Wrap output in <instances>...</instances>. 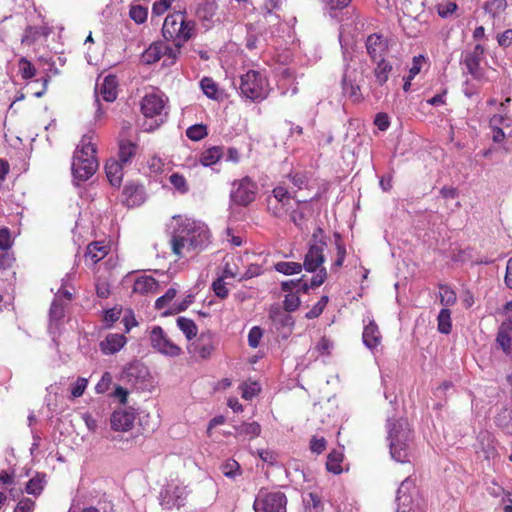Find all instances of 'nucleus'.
Masks as SVG:
<instances>
[{
    "mask_svg": "<svg viewBox=\"0 0 512 512\" xmlns=\"http://www.w3.org/2000/svg\"><path fill=\"white\" fill-rule=\"evenodd\" d=\"M274 268L277 272L282 273L284 275H293L298 274L302 271L303 265L298 262H278L274 265Z\"/></svg>",
    "mask_w": 512,
    "mask_h": 512,
    "instance_id": "nucleus-31",
    "label": "nucleus"
},
{
    "mask_svg": "<svg viewBox=\"0 0 512 512\" xmlns=\"http://www.w3.org/2000/svg\"><path fill=\"white\" fill-rule=\"evenodd\" d=\"M326 247V242L319 240V243H311L304 257L303 268L307 272H316L319 268L322 267V264L325 261L324 256V248Z\"/></svg>",
    "mask_w": 512,
    "mask_h": 512,
    "instance_id": "nucleus-10",
    "label": "nucleus"
},
{
    "mask_svg": "<svg viewBox=\"0 0 512 512\" xmlns=\"http://www.w3.org/2000/svg\"><path fill=\"white\" fill-rule=\"evenodd\" d=\"M177 326L185 334L188 340L196 337L198 329L193 320L186 317H179L177 319Z\"/></svg>",
    "mask_w": 512,
    "mask_h": 512,
    "instance_id": "nucleus-28",
    "label": "nucleus"
},
{
    "mask_svg": "<svg viewBox=\"0 0 512 512\" xmlns=\"http://www.w3.org/2000/svg\"><path fill=\"white\" fill-rule=\"evenodd\" d=\"M18 67L22 78L25 80L31 79L36 75V68L25 57L19 60Z\"/></svg>",
    "mask_w": 512,
    "mask_h": 512,
    "instance_id": "nucleus-41",
    "label": "nucleus"
},
{
    "mask_svg": "<svg viewBox=\"0 0 512 512\" xmlns=\"http://www.w3.org/2000/svg\"><path fill=\"white\" fill-rule=\"evenodd\" d=\"M11 246V235L7 228L0 229V249L6 251Z\"/></svg>",
    "mask_w": 512,
    "mask_h": 512,
    "instance_id": "nucleus-60",
    "label": "nucleus"
},
{
    "mask_svg": "<svg viewBox=\"0 0 512 512\" xmlns=\"http://www.w3.org/2000/svg\"><path fill=\"white\" fill-rule=\"evenodd\" d=\"M342 456L340 453L331 452L327 457L326 468L329 472L339 474L342 471L341 468Z\"/></svg>",
    "mask_w": 512,
    "mask_h": 512,
    "instance_id": "nucleus-37",
    "label": "nucleus"
},
{
    "mask_svg": "<svg viewBox=\"0 0 512 512\" xmlns=\"http://www.w3.org/2000/svg\"><path fill=\"white\" fill-rule=\"evenodd\" d=\"M126 343V337L122 334H109L100 342L101 351L108 355L114 354L122 349Z\"/></svg>",
    "mask_w": 512,
    "mask_h": 512,
    "instance_id": "nucleus-20",
    "label": "nucleus"
},
{
    "mask_svg": "<svg viewBox=\"0 0 512 512\" xmlns=\"http://www.w3.org/2000/svg\"><path fill=\"white\" fill-rule=\"evenodd\" d=\"M108 250V246L104 245L102 242L90 243L86 249L85 259L92 264H96L108 254Z\"/></svg>",
    "mask_w": 512,
    "mask_h": 512,
    "instance_id": "nucleus-23",
    "label": "nucleus"
},
{
    "mask_svg": "<svg viewBox=\"0 0 512 512\" xmlns=\"http://www.w3.org/2000/svg\"><path fill=\"white\" fill-rule=\"evenodd\" d=\"M498 43L501 46L508 47L512 45V29L506 30L498 36Z\"/></svg>",
    "mask_w": 512,
    "mask_h": 512,
    "instance_id": "nucleus-64",
    "label": "nucleus"
},
{
    "mask_svg": "<svg viewBox=\"0 0 512 512\" xmlns=\"http://www.w3.org/2000/svg\"><path fill=\"white\" fill-rule=\"evenodd\" d=\"M222 155V148L214 146L202 152L199 161L203 166H211L217 163L221 159Z\"/></svg>",
    "mask_w": 512,
    "mask_h": 512,
    "instance_id": "nucleus-27",
    "label": "nucleus"
},
{
    "mask_svg": "<svg viewBox=\"0 0 512 512\" xmlns=\"http://www.w3.org/2000/svg\"><path fill=\"white\" fill-rule=\"evenodd\" d=\"M257 185L248 177L233 183L231 200L241 206H247L255 200Z\"/></svg>",
    "mask_w": 512,
    "mask_h": 512,
    "instance_id": "nucleus-8",
    "label": "nucleus"
},
{
    "mask_svg": "<svg viewBox=\"0 0 512 512\" xmlns=\"http://www.w3.org/2000/svg\"><path fill=\"white\" fill-rule=\"evenodd\" d=\"M335 244L337 250V258L333 264V268L339 269L342 267L345 256H346V248L341 241V236L338 233H335Z\"/></svg>",
    "mask_w": 512,
    "mask_h": 512,
    "instance_id": "nucleus-42",
    "label": "nucleus"
},
{
    "mask_svg": "<svg viewBox=\"0 0 512 512\" xmlns=\"http://www.w3.org/2000/svg\"><path fill=\"white\" fill-rule=\"evenodd\" d=\"M390 454L398 462L409 461L412 431L406 420L400 419L389 424Z\"/></svg>",
    "mask_w": 512,
    "mask_h": 512,
    "instance_id": "nucleus-3",
    "label": "nucleus"
},
{
    "mask_svg": "<svg viewBox=\"0 0 512 512\" xmlns=\"http://www.w3.org/2000/svg\"><path fill=\"white\" fill-rule=\"evenodd\" d=\"M272 193H273V195L269 196L268 198L276 199L277 201H280L282 203H286V204L290 205V201H291L292 197L286 188H284L282 186H278L273 189Z\"/></svg>",
    "mask_w": 512,
    "mask_h": 512,
    "instance_id": "nucleus-47",
    "label": "nucleus"
},
{
    "mask_svg": "<svg viewBox=\"0 0 512 512\" xmlns=\"http://www.w3.org/2000/svg\"><path fill=\"white\" fill-rule=\"evenodd\" d=\"M414 488V482L410 478L402 481L397 492L398 512H413V501L408 491Z\"/></svg>",
    "mask_w": 512,
    "mask_h": 512,
    "instance_id": "nucleus-16",
    "label": "nucleus"
},
{
    "mask_svg": "<svg viewBox=\"0 0 512 512\" xmlns=\"http://www.w3.org/2000/svg\"><path fill=\"white\" fill-rule=\"evenodd\" d=\"M187 495L186 487L178 484H169L160 493L161 505L166 509L179 508L185 504Z\"/></svg>",
    "mask_w": 512,
    "mask_h": 512,
    "instance_id": "nucleus-9",
    "label": "nucleus"
},
{
    "mask_svg": "<svg viewBox=\"0 0 512 512\" xmlns=\"http://www.w3.org/2000/svg\"><path fill=\"white\" fill-rule=\"evenodd\" d=\"M88 384V380L86 378H78L76 382L73 384L71 394L74 398H78L83 395Z\"/></svg>",
    "mask_w": 512,
    "mask_h": 512,
    "instance_id": "nucleus-54",
    "label": "nucleus"
},
{
    "mask_svg": "<svg viewBox=\"0 0 512 512\" xmlns=\"http://www.w3.org/2000/svg\"><path fill=\"white\" fill-rule=\"evenodd\" d=\"M41 479L38 478H32L30 479L26 484V492L28 494H39L41 490L43 489V486L41 484Z\"/></svg>",
    "mask_w": 512,
    "mask_h": 512,
    "instance_id": "nucleus-55",
    "label": "nucleus"
},
{
    "mask_svg": "<svg viewBox=\"0 0 512 512\" xmlns=\"http://www.w3.org/2000/svg\"><path fill=\"white\" fill-rule=\"evenodd\" d=\"M326 448V440L324 438L313 437L310 442V449L317 454L322 453Z\"/></svg>",
    "mask_w": 512,
    "mask_h": 512,
    "instance_id": "nucleus-61",
    "label": "nucleus"
},
{
    "mask_svg": "<svg viewBox=\"0 0 512 512\" xmlns=\"http://www.w3.org/2000/svg\"><path fill=\"white\" fill-rule=\"evenodd\" d=\"M438 330L443 334H449L452 329L451 312L447 308L440 310L438 318Z\"/></svg>",
    "mask_w": 512,
    "mask_h": 512,
    "instance_id": "nucleus-33",
    "label": "nucleus"
},
{
    "mask_svg": "<svg viewBox=\"0 0 512 512\" xmlns=\"http://www.w3.org/2000/svg\"><path fill=\"white\" fill-rule=\"evenodd\" d=\"M440 303L445 306H453L457 301L456 293L447 285H440Z\"/></svg>",
    "mask_w": 512,
    "mask_h": 512,
    "instance_id": "nucleus-36",
    "label": "nucleus"
},
{
    "mask_svg": "<svg viewBox=\"0 0 512 512\" xmlns=\"http://www.w3.org/2000/svg\"><path fill=\"white\" fill-rule=\"evenodd\" d=\"M137 145L131 141H121L119 144V160L122 165H126L136 155Z\"/></svg>",
    "mask_w": 512,
    "mask_h": 512,
    "instance_id": "nucleus-26",
    "label": "nucleus"
},
{
    "mask_svg": "<svg viewBox=\"0 0 512 512\" xmlns=\"http://www.w3.org/2000/svg\"><path fill=\"white\" fill-rule=\"evenodd\" d=\"M212 289L214 293L221 299H225L228 296L229 291L223 278L216 279L212 284Z\"/></svg>",
    "mask_w": 512,
    "mask_h": 512,
    "instance_id": "nucleus-51",
    "label": "nucleus"
},
{
    "mask_svg": "<svg viewBox=\"0 0 512 512\" xmlns=\"http://www.w3.org/2000/svg\"><path fill=\"white\" fill-rule=\"evenodd\" d=\"M129 16L135 23L142 24L147 20L148 10L141 5H132Z\"/></svg>",
    "mask_w": 512,
    "mask_h": 512,
    "instance_id": "nucleus-40",
    "label": "nucleus"
},
{
    "mask_svg": "<svg viewBox=\"0 0 512 512\" xmlns=\"http://www.w3.org/2000/svg\"><path fill=\"white\" fill-rule=\"evenodd\" d=\"M170 183L181 193H186L188 191V185L186 179L178 174L173 173L170 178Z\"/></svg>",
    "mask_w": 512,
    "mask_h": 512,
    "instance_id": "nucleus-48",
    "label": "nucleus"
},
{
    "mask_svg": "<svg viewBox=\"0 0 512 512\" xmlns=\"http://www.w3.org/2000/svg\"><path fill=\"white\" fill-rule=\"evenodd\" d=\"M300 298L296 293H289L284 299V309L288 312H293L300 306Z\"/></svg>",
    "mask_w": 512,
    "mask_h": 512,
    "instance_id": "nucleus-46",
    "label": "nucleus"
},
{
    "mask_svg": "<svg viewBox=\"0 0 512 512\" xmlns=\"http://www.w3.org/2000/svg\"><path fill=\"white\" fill-rule=\"evenodd\" d=\"M175 296L176 290L174 288H169L163 296L156 300L155 308L163 309Z\"/></svg>",
    "mask_w": 512,
    "mask_h": 512,
    "instance_id": "nucleus-53",
    "label": "nucleus"
},
{
    "mask_svg": "<svg viewBox=\"0 0 512 512\" xmlns=\"http://www.w3.org/2000/svg\"><path fill=\"white\" fill-rule=\"evenodd\" d=\"M150 342L153 349L169 357H177L182 352L181 348L168 337L160 326L152 328Z\"/></svg>",
    "mask_w": 512,
    "mask_h": 512,
    "instance_id": "nucleus-7",
    "label": "nucleus"
},
{
    "mask_svg": "<svg viewBox=\"0 0 512 512\" xmlns=\"http://www.w3.org/2000/svg\"><path fill=\"white\" fill-rule=\"evenodd\" d=\"M289 208V204L282 203L276 199L267 198V209L274 217L280 218L284 216Z\"/></svg>",
    "mask_w": 512,
    "mask_h": 512,
    "instance_id": "nucleus-34",
    "label": "nucleus"
},
{
    "mask_svg": "<svg viewBox=\"0 0 512 512\" xmlns=\"http://www.w3.org/2000/svg\"><path fill=\"white\" fill-rule=\"evenodd\" d=\"M92 140V135H84L73 155L72 173L74 178L80 181L88 180L99 166L95 156L96 145Z\"/></svg>",
    "mask_w": 512,
    "mask_h": 512,
    "instance_id": "nucleus-1",
    "label": "nucleus"
},
{
    "mask_svg": "<svg viewBox=\"0 0 512 512\" xmlns=\"http://www.w3.org/2000/svg\"><path fill=\"white\" fill-rule=\"evenodd\" d=\"M164 107L165 100L157 93L147 94L141 101V111L146 117L160 115Z\"/></svg>",
    "mask_w": 512,
    "mask_h": 512,
    "instance_id": "nucleus-15",
    "label": "nucleus"
},
{
    "mask_svg": "<svg viewBox=\"0 0 512 512\" xmlns=\"http://www.w3.org/2000/svg\"><path fill=\"white\" fill-rule=\"evenodd\" d=\"M262 274V267L258 264H251L245 273L241 276L240 280H247Z\"/></svg>",
    "mask_w": 512,
    "mask_h": 512,
    "instance_id": "nucleus-59",
    "label": "nucleus"
},
{
    "mask_svg": "<svg viewBox=\"0 0 512 512\" xmlns=\"http://www.w3.org/2000/svg\"><path fill=\"white\" fill-rule=\"evenodd\" d=\"M287 498L282 492H260L253 504L255 512H286Z\"/></svg>",
    "mask_w": 512,
    "mask_h": 512,
    "instance_id": "nucleus-6",
    "label": "nucleus"
},
{
    "mask_svg": "<svg viewBox=\"0 0 512 512\" xmlns=\"http://www.w3.org/2000/svg\"><path fill=\"white\" fill-rule=\"evenodd\" d=\"M366 51L372 61L383 59L388 51L387 40L380 34L374 33L367 37Z\"/></svg>",
    "mask_w": 512,
    "mask_h": 512,
    "instance_id": "nucleus-11",
    "label": "nucleus"
},
{
    "mask_svg": "<svg viewBox=\"0 0 512 512\" xmlns=\"http://www.w3.org/2000/svg\"><path fill=\"white\" fill-rule=\"evenodd\" d=\"M222 473L228 478H235L240 474V465L235 460H228L221 465Z\"/></svg>",
    "mask_w": 512,
    "mask_h": 512,
    "instance_id": "nucleus-44",
    "label": "nucleus"
},
{
    "mask_svg": "<svg viewBox=\"0 0 512 512\" xmlns=\"http://www.w3.org/2000/svg\"><path fill=\"white\" fill-rule=\"evenodd\" d=\"M117 87V78L114 75H108L101 84L96 85V94L107 102H113L117 98Z\"/></svg>",
    "mask_w": 512,
    "mask_h": 512,
    "instance_id": "nucleus-18",
    "label": "nucleus"
},
{
    "mask_svg": "<svg viewBox=\"0 0 512 512\" xmlns=\"http://www.w3.org/2000/svg\"><path fill=\"white\" fill-rule=\"evenodd\" d=\"M188 240L187 252L195 251L203 247L208 241V234L203 229H193L186 233Z\"/></svg>",
    "mask_w": 512,
    "mask_h": 512,
    "instance_id": "nucleus-22",
    "label": "nucleus"
},
{
    "mask_svg": "<svg viewBox=\"0 0 512 512\" xmlns=\"http://www.w3.org/2000/svg\"><path fill=\"white\" fill-rule=\"evenodd\" d=\"M263 336L262 329L258 326L251 328L248 334V343L252 348H257Z\"/></svg>",
    "mask_w": 512,
    "mask_h": 512,
    "instance_id": "nucleus-50",
    "label": "nucleus"
},
{
    "mask_svg": "<svg viewBox=\"0 0 512 512\" xmlns=\"http://www.w3.org/2000/svg\"><path fill=\"white\" fill-rule=\"evenodd\" d=\"M189 353L197 354L202 359L209 358L215 350V344L210 335L201 334L199 339L188 347Z\"/></svg>",
    "mask_w": 512,
    "mask_h": 512,
    "instance_id": "nucleus-17",
    "label": "nucleus"
},
{
    "mask_svg": "<svg viewBox=\"0 0 512 512\" xmlns=\"http://www.w3.org/2000/svg\"><path fill=\"white\" fill-rule=\"evenodd\" d=\"M377 61H378V64L374 70V75L376 77L377 82L380 85H383L384 83L387 82V80L389 78V74L392 70V66L390 63L385 61L384 58L377 60Z\"/></svg>",
    "mask_w": 512,
    "mask_h": 512,
    "instance_id": "nucleus-29",
    "label": "nucleus"
},
{
    "mask_svg": "<svg viewBox=\"0 0 512 512\" xmlns=\"http://www.w3.org/2000/svg\"><path fill=\"white\" fill-rule=\"evenodd\" d=\"M179 55L178 49L166 45L164 42L157 41L152 43L142 54V60L146 64H153L165 57L163 64L165 66L173 65Z\"/></svg>",
    "mask_w": 512,
    "mask_h": 512,
    "instance_id": "nucleus-5",
    "label": "nucleus"
},
{
    "mask_svg": "<svg viewBox=\"0 0 512 512\" xmlns=\"http://www.w3.org/2000/svg\"><path fill=\"white\" fill-rule=\"evenodd\" d=\"M342 86L345 95L349 96L354 101H358L360 99V87L353 82L350 75L344 76Z\"/></svg>",
    "mask_w": 512,
    "mask_h": 512,
    "instance_id": "nucleus-32",
    "label": "nucleus"
},
{
    "mask_svg": "<svg viewBox=\"0 0 512 512\" xmlns=\"http://www.w3.org/2000/svg\"><path fill=\"white\" fill-rule=\"evenodd\" d=\"M506 7V0H490L485 4L484 9L487 13L491 14L493 17H496L504 12Z\"/></svg>",
    "mask_w": 512,
    "mask_h": 512,
    "instance_id": "nucleus-39",
    "label": "nucleus"
},
{
    "mask_svg": "<svg viewBox=\"0 0 512 512\" xmlns=\"http://www.w3.org/2000/svg\"><path fill=\"white\" fill-rule=\"evenodd\" d=\"M136 419L132 409H119L113 412L110 418L111 428L115 431H128L133 427Z\"/></svg>",
    "mask_w": 512,
    "mask_h": 512,
    "instance_id": "nucleus-12",
    "label": "nucleus"
},
{
    "mask_svg": "<svg viewBox=\"0 0 512 512\" xmlns=\"http://www.w3.org/2000/svg\"><path fill=\"white\" fill-rule=\"evenodd\" d=\"M270 319L277 330H287L284 337H288L294 326V319L289 312L274 306L270 309Z\"/></svg>",
    "mask_w": 512,
    "mask_h": 512,
    "instance_id": "nucleus-13",
    "label": "nucleus"
},
{
    "mask_svg": "<svg viewBox=\"0 0 512 512\" xmlns=\"http://www.w3.org/2000/svg\"><path fill=\"white\" fill-rule=\"evenodd\" d=\"M362 339L364 345L370 349H375L381 343V334L377 324L374 321H369L367 325H365Z\"/></svg>",
    "mask_w": 512,
    "mask_h": 512,
    "instance_id": "nucleus-19",
    "label": "nucleus"
},
{
    "mask_svg": "<svg viewBox=\"0 0 512 512\" xmlns=\"http://www.w3.org/2000/svg\"><path fill=\"white\" fill-rule=\"evenodd\" d=\"M235 431L238 435H247L255 438L261 433V426L258 422L242 423L235 426Z\"/></svg>",
    "mask_w": 512,
    "mask_h": 512,
    "instance_id": "nucleus-30",
    "label": "nucleus"
},
{
    "mask_svg": "<svg viewBox=\"0 0 512 512\" xmlns=\"http://www.w3.org/2000/svg\"><path fill=\"white\" fill-rule=\"evenodd\" d=\"M374 123L381 131H385L389 127V118L386 114L379 113L376 115Z\"/></svg>",
    "mask_w": 512,
    "mask_h": 512,
    "instance_id": "nucleus-63",
    "label": "nucleus"
},
{
    "mask_svg": "<svg viewBox=\"0 0 512 512\" xmlns=\"http://www.w3.org/2000/svg\"><path fill=\"white\" fill-rule=\"evenodd\" d=\"M64 317V306L58 298L54 299L50 307L51 320H60Z\"/></svg>",
    "mask_w": 512,
    "mask_h": 512,
    "instance_id": "nucleus-49",
    "label": "nucleus"
},
{
    "mask_svg": "<svg viewBox=\"0 0 512 512\" xmlns=\"http://www.w3.org/2000/svg\"><path fill=\"white\" fill-rule=\"evenodd\" d=\"M35 506V502L29 498H25L18 502L14 512H32Z\"/></svg>",
    "mask_w": 512,
    "mask_h": 512,
    "instance_id": "nucleus-57",
    "label": "nucleus"
},
{
    "mask_svg": "<svg viewBox=\"0 0 512 512\" xmlns=\"http://www.w3.org/2000/svg\"><path fill=\"white\" fill-rule=\"evenodd\" d=\"M172 0H159L153 4L152 13L161 15L166 12L171 6Z\"/></svg>",
    "mask_w": 512,
    "mask_h": 512,
    "instance_id": "nucleus-58",
    "label": "nucleus"
},
{
    "mask_svg": "<svg viewBox=\"0 0 512 512\" xmlns=\"http://www.w3.org/2000/svg\"><path fill=\"white\" fill-rule=\"evenodd\" d=\"M240 91L247 99L261 101L268 93L267 81L260 72L250 70L240 77Z\"/></svg>",
    "mask_w": 512,
    "mask_h": 512,
    "instance_id": "nucleus-4",
    "label": "nucleus"
},
{
    "mask_svg": "<svg viewBox=\"0 0 512 512\" xmlns=\"http://www.w3.org/2000/svg\"><path fill=\"white\" fill-rule=\"evenodd\" d=\"M158 282L152 276H141L134 282L133 291L139 294L155 293Z\"/></svg>",
    "mask_w": 512,
    "mask_h": 512,
    "instance_id": "nucleus-25",
    "label": "nucleus"
},
{
    "mask_svg": "<svg viewBox=\"0 0 512 512\" xmlns=\"http://www.w3.org/2000/svg\"><path fill=\"white\" fill-rule=\"evenodd\" d=\"M200 85H201V88H202L204 94L207 97L212 98V99L217 98L218 87H217V84L211 78H208V77L203 78L200 82Z\"/></svg>",
    "mask_w": 512,
    "mask_h": 512,
    "instance_id": "nucleus-43",
    "label": "nucleus"
},
{
    "mask_svg": "<svg viewBox=\"0 0 512 512\" xmlns=\"http://www.w3.org/2000/svg\"><path fill=\"white\" fill-rule=\"evenodd\" d=\"M328 303V297L322 296L320 300L305 315L307 319H314L320 316Z\"/></svg>",
    "mask_w": 512,
    "mask_h": 512,
    "instance_id": "nucleus-45",
    "label": "nucleus"
},
{
    "mask_svg": "<svg viewBox=\"0 0 512 512\" xmlns=\"http://www.w3.org/2000/svg\"><path fill=\"white\" fill-rule=\"evenodd\" d=\"M188 240L186 235L175 234L171 240V246L173 253L179 258L184 256L183 251H187Z\"/></svg>",
    "mask_w": 512,
    "mask_h": 512,
    "instance_id": "nucleus-35",
    "label": "nucleus"
},
{
    "mask_svg": "<svg viewBox=\"0 0 512 512\" xmlns=\"http://www.w3.org/2000/svg\"><path fill=\"white\" fill-rule=\"evenodd\" d=\"M208 134L207 127L203 124H195L186 130L187 137L192 141H199Z\"/></svg>",
    "mask_w": 512,
    "mask_h": 512,
    "instance_id": "nucleus-38",
    "label": "nucleus"
},
{
    "mask_svg": "<svg viewBox=\"0 0 512 512\" xmlns=\"http://www.w3.org/2000/svg\"><path fill=\"white\" fill-rule=\"evenodd\" d=\"M496 341L505 353H510L512 347V323L503 322L499 327Z\"/></svg>",
    "mask_w": 512,
    "mask_h": 512,
    "instance_id": "nucleus-21",
    "label": "nucleus"
},
{
    "mask_svg": "<svg viewBox=\"0 0 512 512\" xmlns=\"http://www.w3.org/2000/svg\"><path fill=\"white\" fill-rule=\"evenodd\" d=\"M457 9V5L454 2H449L444 6H439L438 13L441 17L445 18L453 14Z\"/></svg>",
    "mask_w": 512,
    "mask_h": 512,
    "instance_id": "nucleus-62",
    "label": "nucleus"
},
{
    "mask_svg": "<svg viewBox=\"0 0 512 512\" xmlns=\"http://www.w3.org/2000/svg\"><path fill=\"white\" fill-rule=\"evenodd\" d=\"M326 278H327L326 269L324 267L319 268L317 274L314 275L311 279V283H310L311 288H316V287L321 286L324 283V281L326 280Z\"/></svg>",
    "mask_w": 512,
    "mask_h": 512,
    "instance_id": "nucleus-56",
    "label": "nucleus"
},
{
    "mask_svg": "<svg viewBox=\"0 0 512 512\" xmlns=\"http://www.w3.org/2000/svg\"><path fill=\"white\" fill-rule=\"evenodd\" d=\"M241 389L242 397L246 400L252 399L260 392V387L257 383L244 384Z\"/></svg>",
    "mask_w": 512,
    "mask_h": 512,
    "instance_id": "nucleus-52",
    "label": "nucleus"
},
{
    "mask_svg": "<svg viewBox=\"0 0 512 512\" xmlns=\"http://www.w3.org/2000/svg\"><path fill=\"white\" fill-rule=\"evenodd\" d=\"M195 24L186 21L185 14L175 12L166 16L162 26V36L166 41L173 42V49H180L192 37Z\"/></svg>",
    "mask_w": 512,
    "mask_h": 512,
    "instance_id": "nucleus-2",
    "label": "nucleus"
},
{
    "mask_svg": "<svg viewBox=\"0 0 512 512\" xmlns=\"http://www.w3.org/2000/svg\"><path fill=\"white\" fill-rule=\"evenodd\" d=\"M483 54L484 47L480 44H477L474 47V50L465 56L464 60L468 73L477 80H481L484 76V73L480 68V61L482 59Z\"/></svg>",
    "mask_w": 512,
    "mask_h": 512,
    "instance_id": "nucleus-14",
    "label": "nucleus"
},
{
    "mask_svg": "<svg viewBox=\"0 0 512 512\" xmlns=\"http://www.w3.org/2000/svg\"><path fill=\"white\" fill-rule=\"evenodd\" d=\"M123 166L115 159H110L105 166L106 175L113 186H120L123 177Z\"/></svg>",
    "mask_w": 512,
    "mask_h": 512,
    "instance_id": "nucleus-24",
    "label": "nucleus"
}]
</instances>
